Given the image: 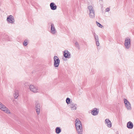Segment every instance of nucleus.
<instances>
[{"label":"nucleus","mask_w":134,"mask_h":134,"mask_svg":"<svg viewBox=\"0 0 134 134\" xmlns=\"http://www.w3.org/2000/svg\"><path fill=\"white\" fill-rule=\"evenodd\" d=\"M118 134H119L118 133Z\"/></svg>","instance_id":"bb28decb"},{"label":"nucleus","mask_w":134,"mask_h":134,"mask_svg":"<svg viewBox=\"0 0 134 134\" xmlns=\"http://www.w3.org/2000/svg\"><path fill=\"white\" fill-rule=\"evenodd\" d=\"M76 104H74L73 103H70L69 106L71 109L73 110H75L76 109Z\"/></svg>","instance_id":"9b49d317"},{"label":"nucleus","mask_w":134,"mask_h":134,"mask_svg":"<svg viewBox=\"0 0 134 134\" xmlns=\"http://www.w3.org/2000/svg\"><path fill=\"white\" fill-rule=\"evenodd\" d=\"M98 109L95 108L92 111V114L94 115H96L98 114Z\"/></svg>","instance_id":"4468645a"},{"label":"nucleus","mask_w":134,"mask_h":134,"mask_svg":"<svg viewBox=\"0 0 134 134\" xmlns=\"http://www.w3.org/2000/svg\"><path fill=\"white\" fill-rule=\"evenodd\" d=\"M75 45H76V46L77 47H79V44L77 42H76L75 43Z\"/></svg>","instance_id":"393cba45"},{"label":"nucleus","mask_w":134,"mask_h":134,"mask_svg":"<svg viewBox=\"0 0 134 134\" xmlns=\"http://www.w3.org/2000/svg\"><path fill=\"white\" fill-rule=\"evenodd\" d=\"M75 127L78 134H82V127L81 123L79 119H76L75 121Z\"/></svg>","instance_id":"f257e3e1"},{"label":"nucleus","mask_w":134,"mask_h":134,"mask_svg":"<svg viewBox=\"0 0 134 134\" xmlns=\"http://www.w3.org/2000/svg\"><path fill=\"white\" fill-rule=\"evenodd\" d=\"M27 40H25L24 42V45L25 46H26L27 44Z\"/></svg>","instance_id":"5701e85b"},{"label":"nucleus","mask_w":134,"mask_h":134,"mask_svg":"<svg viewBox=\"0 0 134 134\" xmlns=\"http://www.w3.org/2000/svg\"><path fill=\"white\" fill-rule=\"evenodd\" d=\"M70 98L68 97L66 98V102L67 104H70Z\"/></svg>","instance_id":"6ab92c4d"},{"label":"nucleus","mask_w":134,"mask_h":134,"mask_svg":"<svg viewBox=\"0 0 134 134\" xmlns=\"http://www.w3.org/2000/svg\"><path fill=\"white\" fill-rule=\"evenodd\" d=\"M125 46L126 49H129L130 47L131 41L129 38H126L125 40Z\"/></svg>","instance_id":"39448f33"},{"label":"nucleus","mask_w":134,"mask_h":134,"mask_svg":"<svg viewBox=\"0 0 134 134\" xmlns=\"http://www.w3.org/2000/svg\"><path fill=\"white\" fill-rule=\"evenodd\" d=\"M29 88L31 91L34 92H37L39 91L37 87L32 85H30Z\"/></svg>","instance_id":"423d86ee"},{"label":"nucleus","mask_w":134,"mask_h":134,"mask_svg":"<svg viewBox=\"0 0 134 134\" xmlns=\"http://www.w3.org/2000/svg\"><path fill=\"white\" fill-rule=\"evenodd\" d=\"M97 25L99 27L102 28V26L99 23L96 22Z\"/></svg>","instance_id":"4be33fe9"},{"label":"nucleus","mask_w":134,"mask_h":134,"mask_svg":"<svg viewBox=\"0 0 134 134\" xmlns=\"http://www.w3.org/2000/svg\"><path fill=\"white\" fill-rule=\"evenodd\" d=\"M105 123L107 125V126L109 128L111 127V123L110 121L108 119H106L105 120Z\"/></svg>","instance_id":"f8f14e48"},{"label":"nucleus","mask_w":134,"mask_h":134,"mask_svg":"<svg viewBox=\"0 0 134 134\" xmlns=\"http://www.w3.org/2000/svg\"><path fill=\"white\" fill-rule=\"evenodd\" d=\"M124 103L125 104V106L128 110H130L131 108L130 103L128 100L126 99H124Z\"/></svg>","instance_id":"6e6552de"},{"label":"nucleus","mask_w":134,"mask_h":134,"mask_svg":"<svg viewBox=\"0 0 134 134\" xmlns=\"http://www.w3.org/2000/svg\"><path fill=\"white\" fill-rule=\"evenodd\" d=\"M0 134H1L0 133Z\"/></svg>","instance_id":"cd10ccee"},{"label":"nucleus","mask_w":134,"mask_h":134,"mask_svg":"<svg viewBox=\"0 0 134 134\" xmlns=\"http://www.w3.org/2000/svg\"><path fill=\"white\" fill-rule=\"evenodd\" d=\"M35 110L37 114H39L40 112V109H35Z\"/></svg>","instance_id":"412c9836"},{"label":"nucleus","mask_w":134,"mask_h":134,"mask_svg":"<svg viewBox=\"0 0 134 134\" xmlns=\"http://www.w3.org/2000/svg\"><path fill=\"white\" fill-rule=\"evenodd\" d=\"M7 21L8 23L11 24H13L15 21L13 16L12 15H10L8 16L7 19Z\"/></svg>","instance_id":"0eeeda50"},{"label":"nucleus","mask_w":134,"mask_h":134,"mask_svg":"<svg viewBox=\"0 0 134 134\" xmlns=\"http://www.w3.org/2000/svg\"><path fill=\"white\" fill-rule=\"evenodd\" d=\"M50 7L51 9L53 10H54L57 9V6L53 2H52L50 4Z\"/></svg>","instance_id":"ddd939ff"},{"label":"nucleus","mask_w":134,"mask_h":134,"mask_svg":"<svg viewBox=\"0 0 134 134\" xmlns=\"http://www.w3.org/2000/svg\"><path fill=\"white\" fill-rule=\"evenodd\" d=\"M109 10H110V9H109V8H107L106 9V12H109Z\"/></svg>","instance_id":"a878e982"},{"label":"nucleus","mask_w":134,"mask_h":134,"mask_svg":"<svg viewBox=\"0 0 134 134\" xmlns=\"http://www.w3.org/2000/svg\"><path fill=\"white\" fill-rule=\"evenodd\" d=\"M0 109L7 114L10 113L9 109L2 103L0 104Z\"/></svg>","instance_id":"7ed1b4c3"},{"label":"nucleus","mask_w":134,"mask_h":134,"mask_svg":"<svg viewBox=\"0 0 134 134\" xmlns=\"http://www.w3.org/2000/svg\"><path fill=\"white\" fill-rule=\"evenodd\" d=\"M60 60L57 56H54V65L55 67H58L59 66Z\"/></svg>","instance_id":"20e7f679"},{"label":"nucleus","mask_w":134,"mask_h":134,"mask_svg":"<svg viewBox=\"0 0 134 134\" xmlns=\"http://www.w3.org/2000/svg\"><path fill=\"white\" fill-rule=\"evenodd\" d=\"M64 56L66 58H70V52L67 50L64 52Z\"/></svg>","instance_id":"9d476101"},{"label":"nucleus","mask_w":134,"mask_h":134,"mask_svg":"<svg viewBox=\"0 0 134 134\" xmlns=\"http://www.w3.org/2000/svg\"><path fill=\"white\" fill-rule=\"evenodd\" d=\"M55 131L56 133L59 134L61 132V130L59 127H58L56 128Z\"/></svg>","instance_id":"a211bd4d"},{"label":"nucleus","mask_w":134,"mask_h":134,"mask_svg":"<svg viewBox=\"0 0 134 134\" xmlns=\"http://www.w3.org/2000/svg\"><path fill=\"white\" fill-rule=\"evenodd\" d=\"M127 127L130 129L132 128L133 127V124L132 123L131 121L127 123Z\"/></svg>","instance_id":"2eb2a0df"},{"label":"nucleus","mask_w":134,"mask_h":134,"mask_svg":"<svg viewBox=\"0 0 134 134\" xmlns=\"http://www.w3.org/2000/svg\"><path fill=\"white\" fill-rule=\"evenodd\" d=\"M96 44L97 46H98L99 45V41H96Z\"/></svg>","instance_id":"b1692460"},{"label":"nucleus","mask_w":134,"mask_h":134,"mask_svg":"<svg viewBox=\"0 0 134 134\" xmlns=\"http://www.w3.org/2000/svg\"><path fill=\"white\" fill-rule=\"evenodd\" d=\"M93 34L95 39V41H99L98 36L97 35L95 32L93 33Z\"/></svg>","instance_id":"f3484780"},{"label":"nucleus","mask_w":134,"mask_h":134,"mask_svg":"<svg viewBox=\"0 0 134 134\" xmlns=\"http://www.w3.org/2000/svg\"><path fill=\"white\" fill-rule=\"evenodd\" d=\"M40 109V104L38 103L37 104H36L35 109Z\"/></svg>","instance_id":"aec40b11"},{"label":"nucleus","mask_w":134,"mask_h":134,"mask_svg":"<svg viewBox=\"0 0 134 134\" xmlns=\"http://www.w3.org/2000/svg\"><path fill=\"white\" fill-rule=\"evenodd\" d=\"M51 26L50 32L52 34H54L57 32V31L55 28L54 25L52 23L51 24Z\"/></svg>","instance_id":"1a4fd4ad"},{"label":"nucleus","mask_w":134,"mask_h":134,"mask_svg":"<svg viewBox=\"0 0 134 134\" xmlns=\"http://www.w3.org/2000/svg\"><path fill=\"white\" fill-rule=\"evenodd\" d=\"M19 91H15L14 94V96L15 99H16L19 96Z\"/></svg>","instance_id":"dca6fc26"},{"label":"nucleus","mask_w":134,"mask_h":134,"mask_svg":"<svg viewBox=\"0 0 134 134\" xmlns=\"http://www.w3.org/2000/svg\"><path fill=\"white\" fill-rule=\"evenodd\" d=\"M88 9L89 13V16L92 19L94 18L95 17V12L93 7L91 5L88 7Z\"/></svg>","instance_id":"f03ea898"}]
</instances>
